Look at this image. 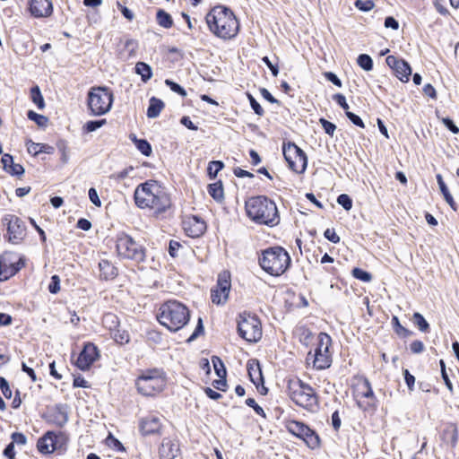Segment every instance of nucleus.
I'll use <instances>...</instances> for the list:
<instances>
[{
	"label": "nucleus",
	"mask_w": 459,
	"mask_h": 459,
	"mask_svg": "<svg viewBox=\"0 0 459 459\" xmlns=\"http://www.w3.org/2000/svg\"><path fill=\"white\" fill-rule=\"evenodd\" d=\"M135 204L141 209H151L157 213L170 206V199L163 187L154 180L140 184L134 190Z\"/></svg>",
	"instance_id": "nucleus-1"
},
{
	"label": "nucleus",
	"mask_w": 459,
	"mask_h": 459,
	"mask_svg": "<svg viewBox=\"0 0 459 459\" xmlns=\"http://www.w3.org/2000/svg\"><path fill=\"white\" fill-rule=\"evenodd\" d=\"M210 30L222 39L235 38L239 30V22L234 13L225 6H215L206 15Z\"/></svg>",
	"instance_id": "nucleus-2"
},
{
	"label": "nucleus",
	"mask_w": 459,
	"mask_h": 459,
	"mask_svg": "<svg viewBox=\"0 0 459 459\" xmlns=\"http://www.w3.org/2000/svg\"><path fill=\"white\" fill-rule=\"evenodd\" d=\"M247 216L256 223L270 227L280 222V216L274 202L264 195L249 198L245 204Z\"/></svg>",
	"instance_id": "nucleus-3"
},
{
	"label": "nucleus",
	"mask_w": 459,
	"mask_h": 459,
	"mask_svg": "<svg viewBox=\"0 0 459 459\" xmlns=\"http://www.w3.org/2000/svg\"><path fill=\"white\" fill-rule=\"evenodd\" d=\"M188 308L177 300H168L163 303L157 315L160 325L171 332H177L183 328L189 321Z\"/></svg>",
	"instance_id": "nucleus-4"
},
{
	"label": "nucleus",
	"mask_w": 459,
	"mask_h": 459,
	"mask_svg": "<svg viewBox=\"0 0 459 459\" xmlns=\"http://www.w3.org/2000/svg\"><path fill=\"white\" fill-rule=\"evenodd\" d=\"M262 269L273 276L281 275L290 264L288 252L281 247H269L259 257Z\"/></svg>",
	"instance_id": "nucleus-5"
},
{
	"label": "nucleus",
	"mask_w": 459,
	"mask_h": 459,
	"mask_svg": "<svg viewBox=\"0 0 459 459\" xmlns=\"http://www.w3.org/2000/svg\"><path fill=\"white\" fill-rule=\"evenodd\" d=\"M166 385V375L159 368L142 370L135 379V387L143 396H155L164 390Z\"/></svg>",
	"instance_id": "nucleus-6"
},
{
	"label": "nucleus",
	"mask_w": 459,
	"mask_h": 459,
	"mask_svg": "<svg viewBox=\"0 0 459 459\" xmlns=\"http://www.w3.org/2000/svg\"><path fill=\"white\" fill-rule=\"evenodd\" d=\"M289 396L298 406L309 411L318 408V397L315 390L300 379H291L288 385Z\"/></svg>",
	"instance_id": "nucleus-7"
},
{
	"label": "nucleus",
	"mask_w": 459,
	"mask_h": 459,
	"mask_svg": "<svg viewBox=\"0 0 459 459\" xmlns=\"http://www.w3.org/2000/svg\"><path fill=\"white\" fill-rule=\"evenodd\" d=\"M113 103V93L107 87H93L88 93V106L92 115L108 113Z\"/></svg>",
	"instance_id": "nucleus-8"
},
{
	"label": "nucleus",
	"mask_w": 459,
	"mask_h": 459,
	"mask_svg": "<svg viewBox=\"0 0 459 459\" xmlns=\"http://www.w3.org/2000/svg\"><path fill=\"white\" fill-rule=\"evenodd\" d=\"M116 244L120 257L134 260L137 263L144 261L145 249L129 235L124 232L119 233L117 236Z\"/></svg>",
	"instance_id": "nucleus-9"
},
{
	"label": "nucleus",
	"mask_w": 459,
	"mask_h": 459,
	"mask_svg": "<svg viewBox=\"0 0 459 459\" xmlns=\"http://www.w3.org/2000/svg\"><path fill=\"white\" fill-rule=\"evenodd\" d=\"M332 344L331 337L325 333H320L317 335V343L315 352H308L307 359L312 360L314 368L316 369H325L331 366L332 355L329 348Z\"/></svg>",
	"instance_id": "nucleus-10"
},
{
	"label": "nucleus",
	"mask_w": 459,
	"mask_h": 459,
	"mask_svg": "<svg viewBox=\"0 0 459 459\" xmlns=\"http://www.w3.org/2000/svg\"><path fill=\"white\" fill-rule=\"evenodd\" d=\"M238 331L239 335L249 342H256L262 337V327L259 319L247 312L238 316Z\"/></svg>",
	"instance_id": "nucleus-11"
},
{
	"label": "nucleus",
	"mask_w": 459,
	"mask_h": 459,
	"mask_svg": "<svg viewBox=\"0 0 459 459\" xmlns=\"http://www.w3.org/2000/svg\"><path fill=\"white\" fill-rule=\"evenodd\" d=\"M282 152L289 168L297 172L303 173L307 165L306 153L294 143H283Z\"/></svg>",
	"instance_id": "nucleus-12"
},
{
	"label": "nucleus",
	"mask_w": 459,
	"mask_h": 459,
	"mask_svg": "<svg viewBox=\"0 0 459 459\" xmlns=\"http://www.w3.org/2000/svg\"><path fill=\"white\" fill-rule=\"evenodd\" d=\"M286 429L290 433L302 439L309 448L319 447V436L303 422L289 420L286 422Z\"/></svg>",
	"instance_id": "nucleus-13"
},
{
	"label": "nucleus",
	"mask_w": 459,
	"mask_h": 459,
	"mask_svg": "<svg viewBox=\"0 0 459 459\" xmlns=\"http://www.w3.org/2000/svg\"><path fill=\"white\" fill-rule=\"evenodd\" d=\"M3 225L6 226L7 239L13 245H18L26 237L24 221L13 214H5L2 219Z\"/></svg>",
	"instance_id": "nucleus-14"
},
{
	"label": "nucleus",
	"mask_w": 459,
	"mask_h": 459,
	"mask_svg": "<svg viewBox=\"0 0 459 459\" xmlns=\"http://www.w3.org/2000/svg\"><path fill=\"white\" fill-rule=\"evenodd\" d=\"M23 264L22 259L15 253L5 252L0 255V281L14 275Z\"/></svg>",
	"instance_id": "nucleus-15"
},
{
	"label": "nucleus",
	"mask_w": 459,
	"mask_h": 459,
	"mask_svg": "<svg viewBox=\"0 0 459 459\" xmlns=\"http://www.w3.org/2000/svg\"><path fill=\"white\" fill-rule=\"evenodd\" d=\"M230 275L229 272H222L219 274L216 286L212 289V301L217 305L224 304L230 290Z\"/></svg>",
	"instance_id": "nucleus-16"
},
{
	"label": "nucleus",
	"mask_w": 459,
	"mask_h": 459,
	"mask_svg": "<svg viewBox=\"0 0 459 459\" xmlns=\"http://www.w3.org/2000/svg\"><path fill=\"white\" fill-rule=\"evenodd\" d=\"M100 351L92 342L84 344L82 351L80 352L75 365L81 370H88L91 366L99 359Z\"/></svg>",
	"instance_id": "nucleus-17"
},
{
	"label": "nucleus",
	"mask_w": 459,
	"mask_h": 459,
	"mask_svg": "<svg viewBox=\"0 0 459 459\" xmlns=\"http://www.w3.org/2000/svg\"><path fill=\"white\" fill-rule=\"evenodd\" d=\"M183 228L187 236L198 238L205 232L206 223L202 218L193 215L183 221Z\"/></svg>",
	"instance_id": "nucleus-18"
},
{
	"label": "nucleus",
	"mask_w": 459,
	"mask_h": 459,
	"mask_svg": "<svg viewBox=\"0 0 459 459\" xmlns=\"http://www.w3.org/2000/svg\"><path fill=\"white\" fill-rule=\"evenodd\" d=\"M386 64L391 67L397 78L402 82H408L411 74V68L407 62L398 59L394 56H388L385 59Z\"/></svg>",
	"instance_id": "nucleus-19"
},
{
	"label": "nucleus",
	"mask_w": 459,
	"mask_h": 459,
	"mask_svg": "<svg viewBox=\"0 0 459 459\" xmlns=\"http://www.w3.org/2000/svg\"><path fill=\"white\" fill-rule=\"evenodd\" d=\"M60 438L54 432L48 431L38 440L37 447L43 454H50L60 446Z\"/></svg>",
	"instance_id": "nucleus-20"
},
{
	"label": "nucleus",
	"mask_w": 459,
	"mask_h": 459,
	"mask_svg": "<svg viewBox=\"0 0 459 459\" xmlns=\"http://www.w3.org/2000/svg\"><path fill=\"white\" fill-rule=\"evenodd\" d=\"M30 12L35 18L49 17L53 13L49 0H30Z\"/></svg>",
	"instance_id": "nucleus-21"
},
{
	"label": "nucleus",
	"mask_w": 459,
	"mask_h": 459,
	"mask_svg": "<svg viewBox=\"0 0 459 459\" xmlns=\"http://www.w3.org/2000/svg\"><path fill=\"white\" fill-rule=\"evenodd\" d=\"M161 428L160 419L155 415H148L142 419L140 429L143 435L158 433Z\"/></svg>",
	"instance_id": "nucleus-22"
},
{
	"label": "nucleus",
	"mask_w": 459,
	"mask_h": 459,
	"mask_svg": "<svg viewBox=\"0 0 459 459\" xmlns=\"http://www.w3.org/2000/svg\"><path fill=\"white\" fill-rule=\"evenodd\" d=\"M179 451L178 444L169 438H164L159 448L160 459H174Z\"/></svg>",
	"instance_id": "nucleus-23"
},
{
	"label": "nucleus",
	"mask_w": 459,
	"mask_h": 459,
	"mask_svg": "<svg viewBox=\"0 0 459 459\" xmlns=\"http://www.w3.org/2000/svg\"><path fill=\"white\" fill-rule=\"evenodd\" d=\"M354 397L363 398L376 403L375 394L368 379L358 384L354 390Z\"/></svg>",
	"instance_id": "nucleus-24"
},
{
	"label": "nucleus",
	"mask_w": 459,
	"mask_h": 459,
	"mask_svg": "<svg viewBox=\"0 0 459 459\" xmlns=\"http://www.w3.org/2000/svg\"><path fill=\"white\" fill-rule=\"evenodd\" d=\"M164 108V102L155 97H152L149 101V107L147 109V117L149 118H155L160 116L161 110Z\"/></svg>",
	"instance_id": "nucleus-25"
},
{
	"label": "nucleus",
	"mask_w": 459,
	"mask_h": 459,
	"mask_svg": "<svg viewBox=\"0 0 459 459\" xmlns=\"http://www.w3.org/2000/svg\"><path fill=\"white\" fill-rule=\"evenodd\" d=\"M437 181L439 189H440L446 202L450 205V207L454 211H456V204H455L452 195L450 194V192H449L446 185L445 184L443 178L440 174L437 175Z\"/></svg>",
	"instance_id": "nucleus-26"
},
{
	"label": "nucleus",
	"mask_w": 459,
	"mask_h": 459,
	"mask_svg": "<svg viewBox=\"0 0 459 459\" xmlns=\"http://www.w3.org/2000/svg\"><path fill=\"white\" fill-rule=\"evenodd\" d=\"M51 421L58 427H63L68 420L67 413L64 411L63 407L56 406L50 415Z\"/></svg>",
	"instance_id": "nucleus-27"
},
{
	"label": "nucleus",
	"mask_w": 459,
	"mask_h": 459,
	"mask_svg": "<svg viewBox=\"0 0 459 459\" xmlns=\"http://www.w3.org/2000/svg\"><path fill=\"white\" fill-rule=\"evenodd\" d=\"M100 276L105 279H112L117 275V269L108 260H102L99 263Z\"/></svg>",
	"instance_id": "nucleus-28"
},
{
	"label": "nucleus",
	"mask_w": 459,
	"mask_h": 459,
	"mask_svg": "<svg viewBox=\"0 0 459 459\" xmlns=\"http://www.w3.org/2000/svg\"><path fill=\"white\" fill-rule=\"evenodd\" d=\"M247 371H248L250 380L253 382L254 385L258 386L260 383H263L262 371H261V368H260L258 363H256V364L249 363L247 365Z\"/></svg>",
	"instance_id": "nucleus-29"
},
{
	"label": "nucleus",
	"mask_w": 459,
	"mask_h": 459,
	"mask_svg": "<svg viewBox=\"0 0 459 459\" xmlns=\"http://www.w3.org/2000/svg\"><path fill=\"white\" fill-rule=\"evenodd\" d=\"M26 146H27L28 152L34 156H36L41 152L50 153V150H52V147H50L47 144L37 143L32 141L27 142Z\"/></svg>",
	"instance_id": "nucleus-30"
},
{
	"label": "nucleus",
	"mask_w": 459,
	"mask_h": 459,
	"mask_svg": "<svg viewBox=\"0 0 459 459\" xmlns=\"http://www.w3.org/2000/svg\"><path fill=\"white\" fill-rule=\"evenodd\" d=\"M135 73L141 76L143 82L149 81L152 76L151 66L143 62H138L135 65Z\"/></svg>",
	"instance_id": "nucleus-31"
},
{
	"label": "nucleus",
	"mask_w": 459,
	"mask_h": 459,
	"mask_svg": "<svg viewBox=\"0 0 459 459\" xmlns=\"http://www.w3.org/2000/svg\"><path fill=\"white\" fill-rule=\"evenodd\" d=\"M102 325L111 333L119 326L118 317L113 313H107L103 316Z\"/></svg>",
	"instance_id": "nucleus-32"
},
{
	"label": "nucleus",
	"mask_w": 459,
	"mask_h": 459,
	"mask_svg": "<svg viewBox=\"0 0 459 459\" xmlns=\"http://www.w3.org/2000/svg\"><path fill=\"white\" fill-rule=\"evenodd\" d=\"M156 19L159 25L165 29L171 28L173 25V20L170 14H169L162 9L158 10Z\"/></svg>",
	"instance_id": "nucleus-33"
},
{
	"label": "nucleus",
	"mask_w": 459,
	"mask_h": 459,
	"mask_svg": "<svg viewBox=\"0 0 459 459\" xmlns=\"http://www.w3.org/2000/svg\"><path fill=\"white\" fill-rule=\"evenodd\" d=\"M30 98L32 102L38 107L39 109H43L45 108V101L39 86H34L31 88Z\"/></svg>",
	"instance_id": "nucleus-34"
},
{
	"label": "nucleus",
	"mask_w": 459,
	"mask_h": 459,
	"mask_svg": "<svg viewBox=\"0 0 459 459\" xmlns=\"http://www.w3.org/2000/svg\"><path fill=\"white\" fill-rule=\"evenodd\" d=\"M208 192L210 195L216 201H221L223 198V187L221 182L210 184Z\"/></svg>",
	"instance_id": "nucleus-35"
},
{
	"label": "nucleus",
	"mask_w": 459,
	"mask_h": 459,
	"mask_svg": "<svg viewBox=\"0 0 459 459\" xmlns=\"http://www.w3.org/2000/svg\"><path fill=\"white\" fill-rule=\"evenodd\" d=\"M412 320H413L414 325H417L418 329L420 332H423V333L429 332V325L420 313L415 312L413 314Z\"/></svg>",
	"instance_id": "nucleus-36"
},
{
	"label": "nucleus",
	"mask_w": 459,
	"mask_h": 459,
	"mask_svg": "<svg viewBox=\"0 0 459 459\" xmlns=\"http://www.w3.org/2000/svg\"><path fill=\"white\" fill-rule=\"evenodd\" d=\"M114 340L119 344L127 343L130 340L129 333L126 330H122L118 327L111 332Z\"/></svg>",
	"instance_id": "nucleus-37"
},
{
	"label": "nucleus",
	"mask_w": 459,
	"mask_h": 459,
	"mask_svg": "<svg viewBox=\"0 0 459 459\" xmlns=\"http://www.w3.org/2000/svg\"><path fill=\"white\" fill-rule=\"evenodd\" d=\"M357 63L365 71H371L373 68V60L367 54H360L357 58Z\"/></svg>",
	"instance_id": "nucleus-38"
},
{
	"label": "nucleus",
	"mask_w": 459,
	"mask_h": 459,
	"mask_svg": "<svg viewBox=\"0 0 459 459\" xmlns=\"http://www.w3.org/2000/svg\"><path fill=\"white\" fill-rule=\"evenodd\" d=\"M133 140L134 141V143L141 153L145 156L151 155L152 146L146 140L136 139L135 137Z\"/></svg>",
	"instance_id": "nucleus-39"
},
{
	"label": "nucleus",
	"mask_w": 459,
	"mask_h": 459,
	"mask_svg": "<svg viewBox=\"0 0 459 459\" xmlns=\"http://www.w3.org/2000/svg\"><path fill=\"white\" fill-rule=\"evenodd\" d=\"M212 365H213V368H214V370H215L217 376L220 378L226 377L227 372H226V368H225L221 359L218 357L213 356L212 358Z\"/></svg>",
	"instance_id": "nucleus-40"
},
{
	"label": "nucleus",
	"mask_w": 459,
	"mask_h": 459,
	"mask_svg": "<svg viewBox=\"0 0 459 459\" xmlns=\"http://www.w3.org/2000/svg\"><path fill=\"white\" fill-rule=\"evenodd\" d=\"M27 117L30 120L34 121L40 127H44L48 124L47 117L39 115L32 110L28 111Z\"/></svg>",
	"instance_id": "nucleus-41"
},
{
	"label": "nucleus",
	"mask_w": 459,
	"mask_h": 459,
	"mask_svg": "<svg viewBox=\"0 0 459 459\" xmlns=\"http://www.w3.org/2000/svg\"><path fill=\"white\" fill-rule=\"evenodd\" d=\"M105 124H106V119L91 120V121H88L84 125L83 129L86 133H91V132H94L97 129L100 128Z\"/></svg>",
	"instance_id": "nucleus-42"
},
{
	"label": "nucleus",
	"mask_w": 459,
	"mask_h": 459,
	"mask_svg": "<svg viewBox=\"0 0 459 459\" xmlns=\"http://www.w3.org/2000/svg\"><path fill=\"white\" fill-rule=\"evenodd\" d=\"M299 341L305 344V345H308L312 340V332L306 328V327H300L299 330Z\"/></svg>",
	"instance_id": "nucleus-43"
},
{
	"label": "nucleus",
	"mask_w": 459,
	"mask_h": 459,
	"mask_svg": "<svg viewBox=\"0 0 459 459\" xmlns=\"http://www.w3.org/2000/svg\"><path fill=\"white\" fill-rule=\"evenodd\" d=\"M352 276L364 282H368L372 279L371 274L369 273L363 271L362 269L359 268H354L352 270Z\"/></svg>",
	"instance_id": "nucleus-44"
},
{
	"label": "nucleus",
	"mask_w": 459,
	"mask_h": 459,
	"mask_svg": "<svg viewBox=\"0 0 459 459\" xmlns=\"http://www.w3.org/2000/svg\"><path fill=\"white\" fill-rule=\"evenodd\" d=\"M224 167V164L222 161L220 160H214L211 161L208 166V172L211 177H216L218 172L222 169Z\"/></svg>",
	"instance_id": "nucleus-45"
},
{
	"label": "nucleus",
	"mask_w": 459,
	"mask_h": 459,
	"mask_svg": "<svg viewBox=\"0 0 459 459\" xmlns=\"http://www.w3.org/2000/svg\"><path fill=\"white\" fill-rule=\"evenodd\" d=\"M319 123L322 126V127L324 128L325 134H329L330 136H333L334 134V132L336 130V126L333 123H332L325 118H320Z\"/></svg>",
	"instance_id": "nucleus-46"
},
{
	"label": "nucleus",
	"mask_w": 459,
	"mask_h": 459,
	"mask_svg": "<svg viewBox=\"0 0 459 459\" xmlns=\"http://www.w3.org/2000/svg\"><path fill=\"white\" fill-rule=\"evenodd\" d=\"M106 444L109 447L114 448V449H116L117 451H125V447L122 445V443L118 439L114 437L112 435H110V434L106 438Z\"/></svg>",
	"instance_id": "nucleus-47"
},
{
	"label": "nucleus",
	"mask_w": 459,
	"mask_h": 459,
	"mask_svg": "<svg viewBox=\"0 0 459 459\" xmlns=\"http://www.w3.org/2000/svg\"><path fill=\"white\" fill-rule=\"evenodd\" d=\"M337 203L342 205L346 211H349L352 207V201L351 197L346 194H342L337 197Z\"/></svg>",
	"instance_id": "nucleus-48"
},
{
	"label": "nucleus",
	"mask_w": 459,
	"mask_h": 459,
	"mask_svg": "<svg viewBox=\"0 0 459 459\" xmlns=\"http://www.w3.org/2000/svg\"><path fill=\"white\" fill-rule=\"evenodd\" d=\"M355 6L362 12H368L373 9L374 3L371 0H356Z\"/></svg>",
	"instance_id": "nucleus-49"
},
{
	"label": "nucleus",
	"mask_w": 459,
	"mask_h": 459,
	"mask_svg": "<svg viewBox=\"0 0 459 459\" xmlns=\"http://www.w3.org/2000/svg\"><path fill=\"white\" fill-rule=\"evenodd\" d=\"M165 84L169 86L172 91L177 92L183 97L186 96V90L175 82L167 79L165 80Z\"/></svg>",
	"instance_id": "nucleus-50"
},
{
	"label": "nucleus",
	"mask_w": 459,
	"mask_h": 459,
	"mask_svg": "<svg viewBox=\"0 0 459 459\" xmlns=\"http://www.w3.org/2000/svg\"><path fill=\"white\" fill-rule=\"evenodd\" d=\"M48 290L53 294H56L60 290V278L57 275H53L51 277V281L48 285Z\"/></svg>",
	"instance_id": "nucleus-51"
},
{
	"label": "nucleus",
	"mask_w": 459,
	"mask_h": 459,
	"mask_svg": "<svg viewBox=\"0 0 459 459\" xmlns=\"http://www.w3.org/2000/svg\"><path fill=\"white\" fill-rule=\"evenodd\" d=\"M355 399H356L358 406L363 411H368V410L373 409L376 405L375 403L369 402L368 400H366L363 398L355 397Z\"/></svg>",
	"instance_id": "nucleus-52"
},
{
	"label": "nucleus",
	"mask_w": 459,
	"mask_h": 459,
	"mask_svg": "<svg viewBox=\"0 0 459 459\" xmlns=\"http://www.w3.org/2000/svg\"><path fill=\"white\" fill-rule=\"evenodd\" d=\"M247 98L249 100L251 108L255 111V113L258 116H262L264 114V109L260 106V104L256 101V100L249 93H247Z\"/></svg>",
	"instance_id": "nucleus-53"
},
{
	"label": "nucleus",
	"mask_w": 459,
	"mask_h": 459,
	"mask_svg": "<svg viewBox=\"0 0 459 459\" xmlns=\"http://www.w3.org/2000/svg\"><path fill=\"white\" fill-rule=\"evenodd\" d=\"M324 236L332 243L336 244L340 241V237L336 234L333 229H326L324 232Z\"/></svg>",
	"instance_id": "nucleus-54"
},
{
	"label": "nucleus",
	"mask_w": 459,
	"mask_h": 459,
	"mask_svg": "<svg viewBox=\"0 0 459 459\" xmlns=\"http://www.w3.org/2000/svg\"><path fill=\"white\" fill-rule=\"evenodd\" d=\"M246 404L247 406L253 408L257 414L262 415L263 417H265V413H264L263 408L256 403V402L255 401L254 398H247L246 400Z\"/></svg>",
	"instance_id": "nucleus-55"
},
{
	"label": "nucleus",
	"mask_w": 459,
	"mask_h": 459,
	"mask_svg": "<svg viewBox=\"0 0 459 459\" xmlns=\"http://www.w3.org/2000/svg\"><path fill=\"white\" fill-rule=\"evenodd\" d=\"M1 163L3 165V169L7 172L8 169L12 167V165H13V158L12 155L8 154V153H4L3 156H2V159H1Z\"/></svg>",
	"instance_id": "nucleus-56"
},
{
	"label": "nucleus",
	"mask_w": 459,
	"mask_h": 459,
	"mask_svg": "<svg viewBox=\"0 0 459 459\" xmlns=\"http://www.w3.org/2000/svg\"><path fill=\"white\" fill-rule=\"evenodd\" d=\"M89 198H90L91 202L97 207L101 206V201H100L98 192L95 188L91 187L89 189Z\"/></svg>",
	"instance_id": "nucleus-57"
},
{
	"label": "nucleus",
	"mask_w": 459,
	"mask_h": 459,
	"mask_svg": "<svg viewBox=\"0 0 459 459\" xmlns=\"http://www.w3.org/2000/svg\"><path fill=\"white\" fill-rule=\"evenodd\" d=\"M392 324L394 325V330L398 334L406 335L408 333V330L404 328L403 325H401L397 316H393Z\"/></svg>",
	"instance_id": "nucleus-58"
},
{
	"label": "nucleus",
	"mask_w": 459,
	"mask_h": 459,
	"mask_svg": "<svg viewBox=\"0 0 459 459\" xmlns=\"http://www.w3.org/2000/svg\"><path fill=\"white\" fill-rule=\"evenodd\" d=\"M346 116L355 126H359L361 128L365 127V125H364L362 119L356 114H354L351 111H346Z\"/></svg>",
	"instance_id": "nucleus-59"
},
{
	"label": "nucleus",
	"mask_w": 459,
	"mask_h": 459,
	"mask_svg": "<svg viewBox=\"0 0 459 459\" xmlns=\"http://www.w3.org/2000/svg\"><path fill=\"white\" fill-rule=\"evenodd\" d=\"M7 173L13 176H22L24 173V169L21 164L13 163V165H12L8 169Z\"/></svg>",
	"instance_id": "nucleus-60"
},
{
	"label": "nucleus",
	"mask_w": 459,
	"mask_h": 459,
	"mask_svg": "<svg viewBox=\"0 0 459 459\" xmlns=\"http://www.w3.org/2000/svg\"><path fill=\"white\" fill-rule=\"evenodd\" d=\"M333 100L345 110V112L349 111V105L344 95L337 93L333 96Z\"/></svg>",
	"instance_id": "nucleus-61"
},
{
	"label": "nucleus",
	"mask_w": 459,
	"mask_h": 459,
	"mask_svg": "<svg viewBox=\"0 0 459 459\" xmlns=\"http://www.w3.org/2000/svg\"><path fill=\"white\" fill-rule=\"evenodd\" d=\"M442 122L445 125V126L448 130H450L453 134H458L459 133L458 126H455V123L453 122V120H451L450 118L445 117V118L442 119Z\"/></svg>",
	"instance_id": "nucleus-62"
},
{
	"label": "nucleus",
	"mask_w": 459,
	"mask_h": 459,
	"mask_svg": "<svg viewBox=\"0 0 459 459\" xmlns=\"http://www.w3.org/2000/svg\"><path fill=\"white\" fill-rule=\"evenodd\" d=\"M404 379L410 390H412L415 384V377L409 372L408 369L403 370Z\"/></svg>",
	"instance_id": "nucleus-63"
},
{
	"label": "nucleus",
	"mask_w": 459,
	"mask_h": 459,
	"mask_svg": "<svg viewBox=\"0 0 459 459\" xmlns=\"http://www.w3.org/2000/svg\"><path fill=\"white\" fill-rule=\"evenodd\" d=\"M410 349L413 353H420L424 350V344L421 341L416 340L411 343Z\"/></svg>",
	"instance_id": "nucleus-64"
}]
</instances>
